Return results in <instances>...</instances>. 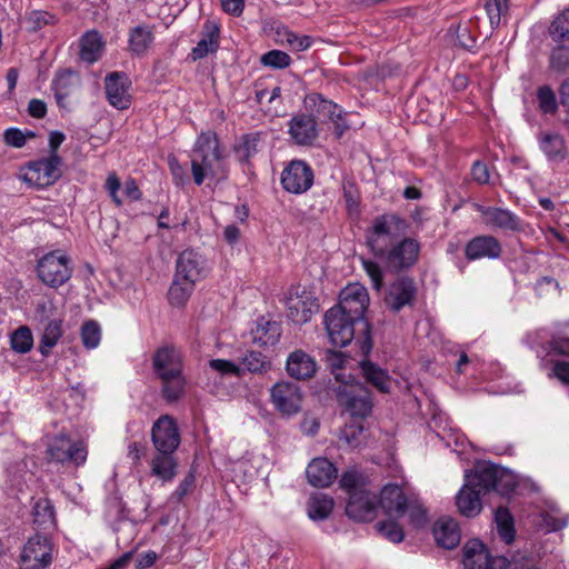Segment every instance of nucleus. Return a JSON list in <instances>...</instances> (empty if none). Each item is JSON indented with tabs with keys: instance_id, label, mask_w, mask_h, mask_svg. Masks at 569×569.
Here are the masks:
<instances>
[{
	"instance_id": "obj_1",
	"label": "nucleus",
	"mask_w": 569,
	"mask_h": 569,
	"mask_svg": "<svg viewBox=\"0 0 569 569\" xmlns=\"http://www.w3.org/2000/svg\"><path fill=\"white\" fill-rule=\"evenodd\" d=\"M516 486V476L511 471L493 463L481 462L465 472V483L455 498H481L493 491L503 497L512 492Z\"/></svg>"
},
{
	"instance_id": "obj_2",
	"label": "nucleus",
	"mask_w": 569,
	"mask_h": 569,
	"mask_svg": "<svg viewBox=\"0 0 569 569\" xmlns=\"http://www.w3.org/2000/svg\"><path fill=\"white\" fill-rule=\"evenodd\" d=\"M190 158L192 179L197 186H201L206 179L220 181L227 178L224 157L214 132L199 134Z\"/></svg>"
},
{
	"instance_id": "obj_3",
	"label": "nucleus",
	"mask_w": 569,
	"mask_h": 569,
	"mask_svg": "<svg viewBox=\"0 0 569 569\" xmlns=\"http://www.w3.org/2000/svg\"><path fill=\"white\" fill-rule=\"evenodd\" d=\"M206 272V259L199 252L192 249L182 251L176 261V272L168 293L169 302L178 308L183 307Z\"/></svg>"
},
{
	"instance_id": "obj_4",
	"label": "nucleus",
	"mask_w": 569,
	"mask_h": 569,
	"mask_svg": "<svg viewBox=\"0 0 569 569\" xmlns=\"http://www.w3.org/2000/svg\"><path fill=\"white\" fill-rule=\"evenodd\" d=\"M368 306L369 295L367 289L360 283H350L340 291L339 302L331 307L332 309H339L342 315L351 317L358 323L360 350L363 356H368L372 349L370 325L365 319Z\"/></svg>"
},
{
	"instance_id": "obj_5",
	"label": "nucleus",
	"mask_w": 569,
	"mask_h": 569,
	"mask_svg": "<svg viewBox=\"0 0 569 569\" xmlns=\"http://www.w3.org/2000/svg\"><path fill=\"white\" fill-rule=\"evenodd\" d=\"M409 222L403 217L390 212L376 217L366 231V242L373 256L406 237Z\"/></svg>"
},
{
	"instance_id": "obj_6",
	"label": "nucleus",
	"mask_w": 569,
	"mask_h": 569,
	"mask_svg": "<svg viewBox=\"0 0 569 569\" xmlns=\"http://www.w3.org/2000/svg\"><path fill=\"white\" fill-rule=\"evenodd\" d=\"M420 252V243L411 237H403L376 254L391 272H400L416 264Z\"/></svg>"
},
{
	"instance_id": "obj_7",
	"label": "nucleus",
	"mask_w": 569,
	"mask_h": 569,
	"mask_svg": "<svg viewBox=\"0 0 569 569\" xmlns=\"http://www.w3.org/2000/svg\"><path fill=\"white\" fill-rule=\"evenodd\" d=\"M38 278L51 288H59L72 276L70 258L60 250L51 251L38 260Z\"/></svg>"
},
{
	"instance_id": "obj_8",
	"label": "nucleus",
	"mask_w": 569,
	"mask_h": 569,
	"mask_svg": "<svg viewBox=\"0 0 569 569\" xmlns=\"http://www.w3.org/2000/svg\"><path fill=\"white\" fill-rule=\"evenodd\" d=\"M337 399L352 417L366 418L371 415L373 401L370 390L361 382L342 383L336 390Z\"/></svg>"
},
{
	"instance_id": "obj_9",
	"label": "nucleus",
	"mask_w": 569,
	"mask_h": 569,
	"mask_svg": "<svg viewBox=\"0 0 569 569\" xmlns=\"http://www.w3.org/2000/svg\"><path fill=\"white\" fill-rule=\"evenodd\" d=\"M325 326L335 347H346L353 339L360 346L358 323L339 309L330 308L325 315Z\"/></svg>"
},
{
	"instance_id": "obj_10",
	"label": "nucleus",
	"mask_w": 569,
	"mask_h": 569,
	"mask_svg": "<svg viewBox=\"0 0 569 569\" xmlns=\"http://www.w3.org/2000/svg\"><path fill=\"white\" fill-rule=\"evenodd\" d=\"M87 446L82 441H72L66 435L54 437L47 448L49 460L79 467L87 460Z\"/></svg>"
},
{
	"instance_id": "obj_11",
	"label": "nucleus",
	"mask_w": 569,
	"mask_h": 569,
	"mask_svg": "<svg viewBox=\"0 0 569 569\" xmlns=\"http://www.w3.org/2000/svg\"><path fill=\"white\" fill-rule=\"evenodd\" d=\"M305 104L311 111V116L331 121L335 126V133L340 138L349 126L345 119L346 113L342 108L331 100L326 99L320 93H310L305 99Z\"/></svg>"
},
{
	"instance_id": "obj_12",
	"label": "nucleus",
	"mask_w": 569,
	"mask_h": 569,
	"mask_svg": "<svg viewBox=\"0 0 569 569\" xmlns=\"http://www.w3.org/2000/svg\"><path fill=\"white\" fill-rule=\"evenodd\" d=\"M52 560V545L44 535L37 533L23 546L20 569H44Z\"/></svg>"
},
{
	"instance_id": "obj_13",
	"label": "nucleus",
	"mask_w": 569,
	"mask_h": 569,
	"mask_svg": "<svg viewBox=\"0 0 569 569\" xmlns=\"http://www.w3.org/2000/svg\"><path fill=\"white\" fill-rule=\"evenodd\" d=\"M386 516L403 518L415 528H425L430 518L421 500H380Z\"/></svg>"
},
{
	"instance_id": "obj_14",
	"label": "nucleus",
	"mask_w": 569,
	"mask_h": 569,
	"mask_svg": "<svg viewBox=\"0 0 569 569\" xmlns=\"http://www.w3.org/2000/svg\"><path fill=\"white\" fill-rule=\"evenodd\" d=\"M313 178V171L307 162L292 160L282 170L281 184L286 191L300 194L311 188Z\"/></svg>"
},
{
	"instance_id": "obj_15",
	"label": "nucleus",
	"mask_w": 569,
	"mask_h": 569,
	"mask_svg": "<svg viewBox=\"0 0 569 569\" xmlns=\"http://www.w3.org/2000/svg\"><path fill=\"white\" fill-rule=\"evenodd\" d=\"M271 401L282 416H293L301 409L302 395L298 385L280 381L270 390Z\"/></svg>"
},
{
	"instance_id": "obj_16",
	"label": "nucleus",
	"mask_w": 569,
	"mask_h": 569,
	"mask_svg": "<svg viewBox=\"0 0 569 569\" xmlns=\"http://www.w3.org/2000/svg\"><path fill=\"white\" fill-rule=\"evenodd\" d=\"M107 101L118 110H126L131 104V80L121 71L109 72L103 80Z\"/></svg>"
},
{
	"instance_id": "obj_17",
	"label": "nucleus",
	"mask_w": 569,
	"mask_h": 569,
	"mask_svg": "<svg viewBox=\"0 0 569 569\" xmlns=\"http://www.w3.org/2000/svg\"><path fill=\"white\" fill-rule=\"evenodd\" d=\"M287 307L288 318L297 325L308 322L312 315L319 311L318 299L306 288L297 289L295 293H290L287 299Z\"/></svg>"
},
{
	"instance_id": "obj_18",
	"label": "nucleus",
	"mask_w": 569,
	"mask_h": 569,
	"mask_svg": "<svg viewBox=\"0 0 569 569\" xmlns=\"http://www.w3.org/2000/svg\"><path fill=\"white\" fill-rule=\"evenodd\" d=\"M151 438L158 452L173 453L180 445L176 421L168 415L161 416L151 430Z\"/></svg>"
},
{
	"instance_id": "obj_19",
	"label": "nucleus",
	"mask_w": 569,
	"mask_h": 569,
	"mask_svg": "<svg viewBox=\"0 0 569 569\" xmlns=\"http://www.w3.org/2000/svg\"><path fill=\"white\" fill-rule=\"evenodd\" d=\"M288 133L296 144L311 147L319 136L317 120L311 114H295L288 122Z\"/></svg>"
},
{
	"instance_id": "obj_20",
	"label": "nucleus",
	"mask_w": 569,
	"mask_h": 569,
	"mask_svg": "<svg viewBox=\"0 0 569 569\" xmlns=\"http://www.w3.org/2000/svg\"><path fill=\"white\" fill-rule=\"evenodd\" d=\"M537 142L540 151L548 162L559 164L569 156V148L565 137L552 130H542L537 133Z\"/></svg>"
},
{
	"instance_id": "obj_21",
	"label": "nucleus",
	"mask_w": 569,
	"mask_h": 569,
	"mask_svg": "<svg viewBox=\"0 0 569 569\" xmlns=\"http://www.w3.org/2000/svg\"><path fill=\"white\" fill-rule=\"evenodd\" d=\"M502 253L501 242L491 234L473 237L465 247V256L469 261L480 259H498Z\"/></svg>"
},
{
	"instance_id": "obj_22",
	"label": "nucleus",
	"mask_w": 569,
	"mask_h": 569,
	"mask_svg": "<svg viewBox=\"0 0 569 569\" xmlns=\"http://www.w3.org/2000/svg\"><path fill=\"white\" fill-rule=\"evenodd\" d=\"M317 369L316 359L302 349H297L287 357L286 372L295 380H309L315 377Z\"/></svg>"
},
{
	"instance_id": "obj_23",
	"label": "nucleus",
	"mask_w": 569,
	"mask_h": 569,
	"mask_svg": "<svg viewBox=\"0 0 569 569\" xmlns=\"http://www.w3.org/2000/svg\"><path fill=\"white\" fill-rule=\"evenodd\" d=\"M487 226L507 231L521 229L520 218L508 209L475 204Z\"/></svg>"
},
{
	"instance_id": "obj_24",
	"label": "nucleus",
	"mask_w": 569,
	"mask_h": 569,
	"mask_svg": "<svg viewBox=\"0 0 569 569\" xmlns=\"http://www.w3.org/2000/svg\"><path fill=\"white\" fill-rule=\"evenodd\" d=\"M62 160L59 156L42 158L29 164V179L34 180L38 186L53 184L60 177Z\"/></svg>"
},
{
	"instance_id": "obj_25",
	"label": "nucleus",
	"mask_w": 569,
	"mask_h": 569,
	"mask_svg": "<svg viewBox=\"0 0 569 569\" xmlns=\"http://www.w3.org/2000/svg\"><path fill=\"white\" fill-rule=\"evenodd\" d=\"M200 39L197 46L191 50L189 58L197 61L213 54L220 47V28L211 20H207L200 31Z\"/></svg>"
},
{
	"instance_id": "obj_26",
	"label": "nucleus",
	"mask_w": 569,
	"mask_h": 569,
	"mask_svg": "<svg viewBox=\"0 0 569 569\" xmlns=\"http://www.w3.org/2000/svg\"><path fill=\"white\" fill-rule=\"evenodd\" d=\"M152 363L158 378L182 373L181 353L174 347L159 348L153 356Z\"/></svg>"
},
{
	"instance_id": "obj_27",
	"label": "nucleus",
	"mask_w": 569,
	"mask_h": 569,
	"mask_svg": "<svg viewBox=\"0 0 569 569\" xmlns=\"http://www.w3.org/2000/svg\"><path fill=\"white\" fill-rule=\"evenodd\" d=\"M416 292L417 289L413 280L408 277H401L390 286L386 296V303L393 311H399L405 306L412 303Z\"/></svg>"
},
{
	"instance_id": "obj_28",
	"label": "nucleus",
	"mask_w": 569,
	"mask_h": 569,
	"mask_svg": "<svg viewBox=\"0 0 569 569\" xmlns=\"http://www.w3.org/2000/svg\"><path fill=\"white\" fill-rule=\"evenodd\" d=\"M308 482L317 488L329 487L338 476L336 466L327 458L312 459L306 469Z\"/></svg>"
},
{
	"instance_id": "obj_29",
	"label": "nucleus",
	"mask_w": 569,
	"mask_h": 569,
	"mask_svg": "<svg viewBox=\"0 0 569 569\" xmlns=\"http://www.w3.org/2000/svg\"><path fill=\"white\" fill-rule=\"evenodd\" d=\"M433 537L438 546L445 549L456 548L461 539L457 521L452 518H440L433 526Z\"/></svg>"
},
{
	"instance_id": "obj_30",
	"label": "nucleus",
	"mask_w": 569,
	"mask_h": 569,
	"mask_svg": "<svg viewBox=\"0 0 569 569\" xmlns=\"http://www.w3.org/2000/svg\"><path fill=\"white\" fill-rule=\"evenodd\" d=\"M80 86L79 74L67 69L57 73L52 82V89L57 103L62 107L63 101L69 98Z\"/></svg>"
},
{
	"instance_id": "obj_31",
	"label": "nucleus",
	"mask_w": 569,
	"mask_h": 569,
	"mask_svg": "<svg viewBox=\"0 0 569 569\" xmlns=\"http://www.w3.org/2000/svg\"><path fill=\"white\" fill-rule=\"evenodd\" d=\"M6 473V493L8 496L23 493V487L27 486L28 480L32 478V473L28 470L27 462L23 460L8 467Z\"/></svg>"
},
{
	"instance_id": "obj_32",
	"label": "nucleus",
	"mask_w": 569,
	"mask_h": 569,
	"mask_svg": "<svg viewBox=\"0 0 569 569\" xmlns=\"http://www.w3.org/2000/svg\"><path fill=\"white\" fill-rule=\"evenodd\" d=\"M382 503L380 500H347L346 515L355 521H372Z\"/></svg>"
},
{
	"instance_id": "obj_33",
	"label": "nucleus",
	"mask_w": 569,
	"mask_h": 569,
	"mask_svg": "<svg viewBox=\"0 0 569 569\" xmlns=\"http://www.w3.org/2000/svg\"><path fill=\"white\" fill-rule=\"evenodd\" d=\"M104 50L101 34L96 30L87 31L80 38V59L89 64L97 62Z\"/></svg>"
},
{
	"instance_id": "obj_34",
	"label": "nucleus",
	"mask_w": 569,
	"mask_h": 569,
	"mask_svg": "<svg viewBox=\"0 0 569 569\" xmlns=\"http://www.w3.org/2000/svg\"><path fill=\"white\" fill-rule=\"evenodd\" d=\"M153 27L139 24L129 31V51L134 56H143L154 40Z\"/></svg>"
},
{
	"instance_id": "obj_35",
	"label": "nucleus",
	"mask_w": 569,
	"mask_h": 569,
	"mask_svg": "<svg viewBox=\"0 0 569 569\" xmlns=\"http://www.w3.org/2000/svg\"><path fill=\"white\" fill-rule=\"evenodd\" d=\"M368 476L357 467L347 468L340 476L339 486L350 496L367 493Z\"/></svg>"
},
{
	"instance_id": "obj_36",
	"label": "nucleus",
	"mask_w": 569,
	"mask_h": 569,
	"mask_svg": "<svg viewBox=\"0 0 569 569\" xmlns=\"http://www.w3.org/2000/svg\"><path fill=\"white\" fill-rule=\"evenodd\" d=\"M463 568L465 569H487L489 563V552L479 540L469 541L465 548Z\"/></svg>"
},
{
	"instance_id": "obj_37",
	"label": "nucleus",
	"mask_w": 569,
	"mask_h": 569,
	"mask_svg": "<svg viewBox=\"0 0 569 569\" xmlns=\"http://www.w3.org/2000/svg\"><path fill=\"white\" fill-rule=\"evenodd\" d=\"M493 521L500 539L510 545L515 541V518L507 507L500 506L493 512Z\"/></svg>"
},
{
	"instance_id": "obj_38",
	"label": "nucleus",
	"mask_w": 569,
	"mask_h": 569,
	"mask_svg": "<svg viewBox=\"0 0 569 569\" xmlns=\"http://www.w3.org/2000/svg\"><path fill=\"white\" fill-rule=\"evenodd\" d=\"M360 368L367 382L371 383L382 393L390 392L391 378L387 371L369 360H362Z\"/></svg>"
},
{
	"instance_id": "obj_39",
	"label": "nucleus",
	"mask_w": 569,
	"mask_h": 569,
	"mask_svg": "<svg viewBox=\"0 0 569 569\" xmlns=\"http://www.w3.org/2000/svg\"><path fill=\"white\" fill-rule=\"evenodd\" d=\"M281 336V327L276 321H261L257 325V328L252 331V340L259 346H273L276 345Z\"/></svg>"
},
{
	"instance_id": "obj_40",
	"label": "nucleus",
	"mask_w": 569,
	"mask_h": 569,
	"mask_svg": "<svg viewBox=\"0 0 569 569\" xmlns=\"http://www.w3.org/2000/svg\"><path fill=\"white\" fill-rule=\"evenodd\" d=\"M177 461L173 453L158 452L151 460V472L162 481H170L176 476Z\"/></svg>"
},
{
	"instance_id": "obj_41",
	"label": "nucleus",
	"mask_w": 569,
	"mask_h": 569,
	"mask_svg": "<svg viewBox=\"0 0 569 569\" xmlns=\"http://www.w3.org/2000/svg\"><path fill=\"white\" fill-rule=\"evenodd\" d=\"M33 522L41 530L56 527V512L50 500H37L33 506Z\"/></svg>"
},
{
	"instance_id": "obj_42",
	"label": "nucleus",
	"mask_w": 569,
	"mask_h": 569,
	"mask_svg": "<svg viewBox=\"0 0 569 569\" xmlns=\"http://www.w3.org/2000/svg\"><path fill=\"white\" fill-rule=\"evenodd\" d=\"M262 148V134L260 132L249 133L241 137L236 146V153L240 161L248 162Z\"/></svg>"
},
{
	"instance_id": "obj_43",
	"label": "nucleus",
	"mask_w": 569,
	"mask_h": 569,
	"mask_svg": "<svg viewBox=\"0 0 569 569\" xmlns=\"http://www.w3.org/2000/svg\"><path fill=\"white\" fill-rule=\"evenodd\" d=\"M62 337V320L52 319L49 320L43 329V333L40 340L39 350L41 355L48 356L51 349L57 346L60 338Z\"/></svg>"
},
{
	"instance_id": "obj_44",
	"label": "nucleus",
	"mask_w": 569,
	"mask_h": 569,
	"mask_svg": "<svg viewBox=\"0 0 569 569\" xmlns=\"http://www.w3.org/2000/svg\"><path fill=\"white\" fill-rule=\"evenodd\" d=\"M159 379L161 380V393L166 401L174 402L184 393L186 380L182 373Z\"/></svg>"
},
{
	"instance_id": "obj_45",
	"label": "nucleus",
	"mask_w": 569,
	"mask_h": 569,
	"mask_svg": "<svg viewBox=\"0 0 569 569\" xmlns=\"http://www.w3.org/2000/svg\"><path fill=\"white\" fill-rule=\"evenodd\" d=\"M241 365L251 373H264L271 368V362L259 351H248L241 358Z\"/></svg>"
},
{
	"instance_id": "obj_46",
	"label": "nucleus",
	"mask_w": 569,
	"mask_h": 569,
	"mask_svg": "<svg viewBox=\"0 0 569 569\" xmlns=\"http://www.w3.org/2000/svg\"><path fill=\"white\" fill-rule=\"evenodd\" d=\"M56 21L54 14L43 10H31L24 18L26 28L31 32H36L46 26L54 24Z\"/></svg>"
},
{
	"instance_id": "obj_47",
	"label": "nucleus",
	"mask_w": 569,
	"mask_h": 569,
	"mask_svg": "<svg viewBox=\"0 0 569 569\" xmlns=\"http://www.w3.org/2000/svg\"><path fill=\"white\" fill-rule=\"evenodd\" d=\"M388 520L376 523L377 531L393 543H399L405 538L403 529L396 522V517L387 516Z\"/></svg>"
},
{
	"instance_id": "obj_48",
	"label": "nucleus",
	"mask_w": 569,
	"mask_h": 569,
	"mask_svg": "<svg viewBox=\"0 0 569 569\" xmlns=\"http://www.w3.org/2000/svg\"><path fill=\"white\" fill-rule=\"evenodd\" d=\"M508 0H486L485 10L492 28H497L501 23V19L508 12Z\"/></svg>"
},
{
	"instance_id": "obj_49",
	"label": "nucleus",
	"mask_w": 569,
	"mask_h": 569,
	"mask_svg": "<svg viewBox=\"0 0 569 569\" xmlns=\"http://www.w3.org/2000/svg\"><path fill=\"white\" fill-rule=\"evenodd\" d=\"M32 346L33 337L28 327L22 326L12 333L11 347L14 351L26 353L31 350Z\"/></svg>"
},
{
	"instance_id": "obj_50",
	"label": "nucleus",
	"mask_w": 569,
	"mask_h": 569,
	"mask_svg": "<svg viewBox=\"0 0 569 569\" xmlns=\"http://www.w3.org/2000/svg\"><path fill=\"white\" fill-rule=\"evenodd\" d=\"M415 495L413 488L407 481L401 480L383 486L379 498H412Z\"/></svg>"
},
{
	"instance_id": "obj_51",
	"label": "nucleus",
	"mask_w": 569,
	"mask_h": 569,
	"mask_svg": "<svg viewBox=\"0 0 569 569\" xmlns=\"http://www.w3.org/2000/svg\"><path fill=\"white\" fill-rule=\"evenodd\" d=\"M81 340L88 349L98 347L101 340V329L97 321L89 320L82 325Z\"/></svg>"
},
{
	"instance_id": "obj_52",
	"label": "nucleus",
	"mask_w": 569,
	"mask_h": 569,
	"mask_svg": "<svg viewBox=\"0 0 569 569\" xmlns=\"http://www.w3.org/2000/svg\"><path fill=\"white\" fill-rule=\"evenodd\" d=\"M333 509V500H310L307 507L308 517L313 521L327 519Z\"/></svg>"
},
{
	"instance_id": "obj_53",
	"label": "nucleus",
	"mask_w": 569,
	"mask_h": 569,
	"mask_svg": "<svg viewBox=\"0 0 569 569\" xmlns=\"http://www.w3.org/2000/svg\"><path fill=\"white\" fill-rule=\"evenodd\" d=\"M363 426L360 422H351L340 430V440L351 448H357L361 443Z\"/></svg>"
},
{
	"instance_id": "obj_54",
	"label": "nucleus",
	"mask_w": 569,
	"mask_h": 569,
	"mask_svg": "<svg viewBox=\"0 0 569 569\" xmlns=\"http://www.w3.org/2000/svg\"><path fill=\"white\" fill-rule=\"evenodd\" d=\"M537 99L539 108L543 113H555L558 103L553 90L549 86H542L538 89Z\"/></svg>"
},
{
	"instance_id": "obj_55",
	"label": "nucleus",
	"mask_w": 569,
	"mask_h": 569,
	"mask_svg": "<svg viewBox=\"0 0 569 569\" xmlns=\"http://www.w3.org/2000/svg\"><path fill=\"white\" fill-rule=\"evenodd\" d=\"M550 68L557 72H565L569 68V48L559 46L551 51Z\"/></svg>"
},
{
	"instance_id": "obj_56",
	"label": "nucleus",
	"mask_w": 569,
	"mask_h": 569,
	"mask_svg": "<svg viewBox=\"0 0 569 569\" xmlns=\"http://www.w3.org/2000/svg\"><path fill=\"white\" fill-rule=\"evenodd\" d=\"M550 34L557 40L569 37V8L555 18L550 26Z\"/></svg>"
},
{
	"instance_id": "obj_57",
	"label": "nucleus",
	"mask_w": 569,
	"mask_h": 569,
	"mask_svg": "<svg viewBox=\"0 0 569 569\" xmlns=\"http://www.w3.org/2000/svg\"><path fill=\"white\" fill-rule=\"evenodd\" d=\"M291 58L280 50H271L261 57V63L267 67L282 69L290 64Z\"/></svg>"
},
{
	"instance_id": "obj_58",
	"label": "nucleus",
	"mask_w": 569,
	"mask_h": 569,
	"mask_svg": "<svg viewBox=\"0 0 569 569\" xmlns=\"http://www.w3.org/2000/svg\"><path fill=\"white\" fill-rule=\"evenodd\" d=\"M286 42L295 51H305L310 48L312 40L309 36H299L290 30H284L283 33Z\"/></svg>"
},
{
	"instance_id": "obj_59",
	"label": "nucleus",
	"mask_w": 569,
	"mask_h": 569,
	"mask_svg": "<svg viewBox=\"0 0 569 569\" xmlns=\"http://www.w3.org/2000/svg\"><path fill=\"white\" fill-rule=\"evenodd\" d=\"M458 511L466 518H475L483 509L482 500H456Z\"/></svg>"
},
{
	"instance_id": "obj_60",
	"label": "nucleus",
	"mask_w": 569,
	"mask_h": 569,
	"mask_svg": "<svg viewBox=\"0 0 569 569\" xmlns=\"http://www.w3.org/2000/svg\"><path fill=\"white\" fill-rule=\"evenodd\" d=\"M209 367L221 373L224 375H232V376H241L242 369L237 366L234 362L230 360L224 359H212L209 361Z\"/></svg>"
},
{
	"instance_id": "obj_61",
	"label": "nucleus",
	"mask_w": 569,
	"mask_h": 569,
	"mask_svg": "<svg viewBox=\"0 0 569 569\" xmlns=\"http://www.w3.org/2000/svg\"><path fill=\"white\" fill-rule=\"evenodd\" d=\"M457 44L466 50H471L475 48L476 37L472 36L469 23L458 26Z\"/></svg>"
},
{
	"instance_id": "obj_62",
	"label": "nucleus",
	"mask_w": 569,
	"mask_h": 569,
	"mask_svg": "<svg viewBox=\"0 0 569 569\" xmlns=\"http://www.w3.org/2000/svg\"><path fill=\"white\" fill-rule=\"evenodd\" d=\"M27 137H34L32 132H28V134H24L20 129L17 128H10L7 129L3 133V139L6 144L14 147V148H21L26 144Z\"/></svg>"
},
{
	"instance_id": "obj_63",
	"label": "nucleus",
	"mask_w": 569,
	"mask_h": 569,
	"mask_svg": "<svg viewBox=\"0 0 569 569\" xmlns=\"http://www.w3.org/2000/svg\"><path fill=\"white\" fill-rule=\"evenodd\" d=\"M363 269L366 270L367 274L369 276L372 287L376 290H380L383 283V272L381 267L371 260H365L363 261Z\"/></svg>"
},
{
	"instance_id": "obj_64",
	"label": "nucleus",
	"mask_w": 569,
	"mask_h": 569,
	"mask_svg": "<svg viewBox=\"0 0 569 569\" xmlns=\"http://www.w3.org/2000/svg\"><path fill=\"white\" fill-rule=\"evenodd\" d=\"M121 183L119 178L114 172L110 173L106 180L104 188L111 197L112 201L116 206L120 207L122 204L121 198L118 196V191L120 190Z\"/></svg>"
}]
</instances>
